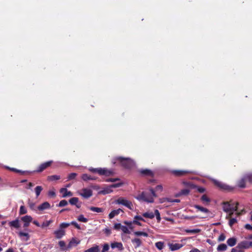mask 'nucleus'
Listing matches in <instances>:
<instances>
[{
	"mask_svg": "<svg viewBox=\"0 0 252 252\" xmlns=\"http://www.w3.org/2000/svg\"><path fill=\"white\" fill-rule=\"evenodd\" d=\"M81 178L84 181H87L89 180H95L97 178L94 176L89 175L87 174H83L82 175Z\"/></svg>",
	"mask_w": 252,
	"mask_h": 252,
	"instance_id": "20",
	"label": "nucleus"
},
{
	"mask_svg": "<svg viewBox=\"0 0 252 252\" xmlns=\"http://www.w3.org/2000/svg\"><path fill=\"white\" fill-rule=\"evenodd\" d=\"M247 181L244 176L239 180L237 181V185L239 188H245L246 187Z\"/></svg>",
	"mask_w": 252,
	"mask_h": 252,
	"instance_id": "15",
	"label": "nucleus"
},
{
	"mask_svg": "<svg viewBox=\"0 0 252 252\" xmlns=\"http://www.w3.org/2000/svg\"><path fill=\"white\" fill-rule=\"evenodd\" d=\"M123 183H118L116 184H113L111 185H110V188H119L120 187H121L123 185Z\"/></svg>",
	"mask_w": 252,
	"mask_h": 252,
	"instance_id": "54",
	"label": "nucleus"
},
{
	"mask_svg": "<svg viewBox=\"0 0 252 252\" xmlns=\"http://www.w3.org/2000/svg\"><path fill=\"white\" fill-rule=\"evenodd\" d=\"M201 230L200 229H186L185 232L188 233L196 234L200 232Z\"/></svg>",
	"mask_w": 252,
	"mask_h": 252,
	"instance_id": "41",
	"label": "nucleus"
},
{
	"mask_svg": "<svg viewBox=\"0 0 252 252\" xmlns=\"http://www.w3.org/2000/svg\"><path fill=\"white\" fill-rule=\"evenodd\" d=\"M114 165H120L126 169H131L134 165L132 160L130 158H125L122 157H115L112 160Z\"/></svg>",
	"mask_w": 252,
	"mask_h": 252,
	"instance_id": "1",
	"label": "nucleus"
},
{
	"mask_svg": "<svg viewBox=\"0 0 252 252\" xmlns=\"http://www.w3.org/2000/svg\"><path fill=\"white\" fill-rule=\"evenodd\" d=\"M17 173H20L21 175H30L32 173V172L28 171H22L19 169H17Z\"/></svg>",
	"mask_w": 252,
	"mask_h": 252,
	"instance_id": "51",
	"label": "nucleus"
},
{
	"mask_svg": "<svg viewBox=\"0 0 252 252\" xmlns=\"http://www.w3.org/2000/svg\"><path fill=\"white\" fill-rule=\"evenodd\" d=\"M140 173L143 176H150V177H153L154 176V173L150 169H141L139 170Z\"/></svg>",
	"mask_w": 252,
	"mask_h": 252,
	"instance_id": "14",
	"label": "nucleus"
},
{
	"mask_svg": "<svg viewBox=\"0 0 252 252\" xmlns=\"http://www.w3.org/2000/svg\"><path fill=\"white\" fill-rule=\"evenodd\" d=\"M77 220L79 221L87 222L88 221V219L84 217L83 215H80L78 216Z\"/></svg>",
	"mask_w": 252,
	"mask_h": 252,
	"instance_id": "47",
	"label": "nucleus"
},
{
	"mask_svg": "<svg viewBox=\"0 0 252 252\" xmlns=\"http://www.w3.org/2000/svg\"><path fill=\"white\" fill-rule=\"evenodd\" d=\"M131 243L133 244L134 247L135 249L140 247L142 244V241L140 239L138 238H135L131 240Z\"/></svg>",
	"mask_w": 252,
	"mask_h": 252,
	"instance_id": "17",
	"label": "nucleus"
},
{
	"mask_svg": "<svg viewBox=\"0 0 252 252\" xmlns=\"http://www.w3.org/2000/svg\"><path fill=\"white\" fill-rule=\"evenodd\" d=\"M121 212H123L121 209L114 210L112 211L109 214V218L111 219L113 218L115 216L119 215Z\"/></svg>",
	"mask_w": 252,
	"mask_h": 252,
	"instance_id": "22",
	"label": "nucleus"
},
{
	"mask_svg": "<svg viewBox=\"0 0 252 252\" xmlns=\"http://www.w3.org/2000/svg\"><path fill=\"white\" fill-rule=\"evenodd\" d=\"M80 195L85 199H88L93 195V191L90 189L84 188L81 190Z\"/></svg>",
	"mask_w": 252,
	"mask_h": 252,
	"instance_id": "7",
	"label": "nucleus"
},
{
	"mask_svg": "<svg viewBox=\"0 0 252 252\" xmlns=\"http://www.w3.org/2000/svg\"><path fill=\"white\" fill-rule=\"evenodd\" d=\"M89 171L93 173H97L99 175H105L106 176H109L114 173L113 170H108L105 168H91L89 169Z\"/></svg>",
	"mask_w": 252,
	"mask_h": 252,
	"instance_id": "3",
	"label": "nucleus"
},
{
	"mask_svg": "<svg viewBox=\"0 0 252 252\" xmlns=\"http://www.w3.org/2000/svg\"><path fill=\"white\" fill-rule=\"evenodd\" d=\"M252 247V242L243 241L238 243L237 248L239 249H249Z\"/></svg>",
	"mask_w": 252,
	"mask_h": 252,
	"instance_id": "8",
	"label": "nucleus"
},
{
	"mask_svg": "<svg viewBox=\"0 0 252 252\" xmlns=\"http://www.w3.org/2000/svg\"><path fill=\"white\" fill-rule=\"evenodd\" d=\"M60 191L63 192L64 191V193L63 195V197H65L66 196H70L72 195V193L70 191H67V190L65 188H62L61 189Z\"/></svg>",
	"mask_w": 252,
	"mask_h": 252,
	"instance_id": "29",
	"label": "nucleus"
},
{
	"mask_svg": "<svg viewBox=\"0 0 252 252\" xmlns=\"http://www.w3.org/2000/svg\"><path fill=\"white\" fill-rule=\"evenodd\" d=\"M59 245L60 247L61 250L62 251H66L68 249L67 248V247H66L65 243L63 241H59Z\"/></svg>",
	"mask_w": 252,
	"mask_h": 252,
	"instance_id": "35",
	"label": "nucleus"
},
{
	"mask_svg": "<svg viewBox=\"0 0 252 252\" xmlns=\"http://www.w3.org/2000/svg\"><path fill=\"white\" fill-rule=\"evenodd\" d=\"M135 198L139 201H143L147 203H153L154 202V199L152 196V195L145 191L142 192L141 193L137 195Z\"/></svg>",
	"mask_w": 252,
	"mask_h": 252,
	"instance_id": "2",
	"label": "nucleus"
},
{
	"mask_svg": "<svg viewBox=\"0 0 252 252\" xmlns=\"http://www.w3.org/2000/svg\"><path fill=\"white\" fill-rule=\"evenodd\" d=\"M77 175V174L75 173H71L68 175L67 179L68 180H73L75 178Z\"/></svg>",
	"mask_w": 252,
	"mask_h": 252,
	"instance_id": "53",
	"label": "nucleus"
},
{
	"mask_svg": "<svg viewBox=\"0 0 252 252\" xmlns=\"http://www.w3.org/2000/svg\"><path fill=\"white\" fill-rule=\"evenodd\" d=\"M54 234L56 236V238L61 239L65 235V231L63 229H59L57 230H56L54 232Z\"/></svg>",
	"mask_w": 252,
	"mask_h": 252,
	"instance_id": "21",
	"label": "nucleus"
},
{
	"mask_svg": "<svg viewBox=\"0 0 252 252\" xmlns=\"http://www.w3.org/2000/svg\"><path fill=\"white\" fill-rule=\"evenodd\" d=\"M244 177L247 181L250 184H252V173L245 174Z\"/></svg>",
	"mask_w": 252,
	"mask_h": 252,
	"instance_id": "42",
	"label": "nucleus"
},
{
	"mask_svg": "<svg viewBox=\"0 0 252 252\" xmlns=\"http://www.w3.org/2000/svg\"><path fill=\"white\" fill-rule=\"evenodd\" d=\"M60 178H61L60 176L54 175L49 176L48 177V180L50 181H56V180H58L60 179Z\"/></svg>",
	"mask_w": 252,
	"mask_h": 252,
	"instance_id": "36",
	"label": "nucleus"
},
{
	"mask_svg": "<svg viewBox=\"0 0 252 252\" xmlns=\"http://www.w3.org/2000/svg\"><path fill=\"white\" fill-rule=\"evenodd\" d=\"M201 200L203 202H206L207 203H210L211 201L210 199L207 196L206 194H203L202 196V197H201Z\"/></svg>",
	"mask_w": 252,
	"mask_h": 252,
	"instance_id": "44",
	"label": "nucleus"
},
{
	"mask_svg": "<svg viewBox=\"0 0 252 252\" xmlns=\"http://www.w3.org/2000/svg\"><path fill=\"white\" fill-rule=\"evenodd\" d=\"M109 249V245L107 243H105L103 246V248L101 251V252H106Z\"/></svg>",
	"mask_w": 252,
	"mask_h": 252,
	"instance_id": "52",
	"label": "nucleus"
},
{
	"mask_svg": "<svg viewBox=\"0 0 252 252\" xmlns=\"http://www.w3.org/2000/svg\"><path fill=\"white\" fill-rule=\"evenodd\" d=\"M119 180H120V179L118 178H109V179H107L106 181L107 182H116L117 181H119Z\"/></svg>",
	"mask_w": 252,
	"mask_h": 252,
	"instance_id": "61",
	"label": "nucleus"
},
{
	"mask_svg": "<svg viewBox=\"0 0 252 252\" xmlns=\"http://www.w3.org/2000/svg\"><path fill=\"white\" fill-rule=\"evenodd\" d=\"M111 247L112 249L117 248L120 251H123L124 247L123 244L121 242H115L111 244Z\"/></svg>",
	"mask_w": 252,
	"mask_h": 252,
	"instance_id": "16",
	"label": "nucleus"
},
{
	"mask_svg": "<svg viewBox=\"0 0 252 252\" xmlns=\"http://www.w3.org/2000/svg\"><path fill=\"white\" fill-rule=\"evenodd\" d=\"M9 225L10 227L15 228H19L20 227L19 221L18 219L10 221L9 222Z\"/></svg>",
	"mask_w": 252,
	"mask_h": 252,
	"instance_id": "23",
	"label": "nucleus"
},
{
	"mask_svg": "<svg viewBox=\"0 0 252 252\" xmlns=\"http://www.w3.org/2000/svg\"><path fill=\"white\" fill-rule=\"evenodd\" d=\"M190 192V190L189 189H182L178 194L175 195L176 197H178L181 195H187Z\"/></svg>",
	"mask_w": 252,
	"mask_h": 252,
	"instance_id": "26",
	"label": "nucleus"
},
{
	"mask_svg": "<svg viewBox=\"0 0 252 252\" xmlns=\"http://www.w3.org/2000/svg\"><path fill=\"white\" fill-rule=\"evenodd\" d=\"M124 206L126 207L130 210H133V205L132 202L130 201L127 200Z\"/></svg>",
	"mask_w": 252,
	"mask_h": 252,
	"instance_id": "46",
	"label": "nucleus"
},
{
	"mask_svg": "<svg viewBox=\"0 0 252 252\" xmlns=\"http://www.w3.org/2000/svg\"><path fill=\"white\" fill-rule=\"evenodd\" d=\"M79 199L77 197H72L69 200V202L71 205H75L77 208H80L81 206V203H78Z\"/></svg>",
	"mask_w": 252,
	"mask_h": 252,
	"instance_id": "13",
	"label": "nucleus"
},
{
	"mask_svg": "<svg viewBox=\"0 0 252 252\" xmlns=\"http://www.w3.org/2000/svg\"><path fill=\"white\" fill-rule=\"evenodd\" d=\"M127 201V200L124 199L123 197H120L118 199L116 200V203L118 204H122L123 205H124L126 202Z\"/></svg>",
	"mask_w": 252,
	"mask_h": 252,
	"instance_id": "43",
	"label": "nucleus"
},
{
	"mask_svg": "<svg viewBox=\"0 0 252 252\" xmlns=\"http://www.w3.org/2000/svg\"><path fill=\"white\" fill-rule=\"evenodd\" d=\"M172 173L176 176H182L190 173L188 170H175L172 171Z\"/></svg>",
	"mask_w": 252,
	"mask_h": 252,
	"instance_id": "12",
	"label": "nucleus"
},
{
	"mask_svg": "<svg viewBox=\"0 0 252 252\" xmlns=\"http://www.w3.org/2000/svg\"><path fill=\"white\" fill-rule=\"evenodd\" d=\"M134 220H141V221H144L145 222V220L142 217H141L140 216H138V215H136L134 217Z\"/></svg>",
	"mask_w": 252,
	"mask_h": 252,
	"instance_id": "57",
	"label": "nucleus"
},
{
	"mask_svg": "<svg viewBox=\"0 0 252 252\" xmlns=\"http://www.w3.org/2000/svg\"><path fill=\"white\" fill-rule=\"evenodd\" d=\"M168 246L169 247V248L170 251H175L176 250H178L181 248L183 247V245L182 244H179V243H169L168 244Z\"/></svg>",
	"mask_w": 252,
	"mask_h": 252,
	"instance_id": "10",
	"label": "nucleus"
},
{
	"mask_svg": "<svg viewBox=\"0 0 252 252\" xmlns=\"http://www.w3.org/2000/svg\"><path fill=\"white\" fill-rule=\"evenodd\" d=\"M89 209L90 210H91L92 211L97 212V213H102L104 211V209L103 208L93 207V206L89 207Z\"/></svg>",
	"mask_w": 252,
	"mask_h": 252,
	"instance_id": "30",
	"label": "nucleus"
},
{
	"mask_svg": "<svg viewBox=\"0 0 252 252\" xmlns=\"http://www.w3.org/2000/svg\"><path fill=\"white\" fill-rule=\"evenodd\" d=\"M154 214L155 215V216H156V217L158 222H159L161 220V218L160 213L158 211V210L157 209L155 210Z\"/></svg>",
	"mask_w": 252,
	"mask_h": 252,
	"instance_id": "45",
	"label": "nucleus"
},
{
	"mask_svg": "<svg viewBox=\"0 0 252 252\" xmlns=\"http://www.w3.org/2000/svg\"><path fill=\"white\" fill-rule=\"evenodd\" d=\"M27 213V210L24 206H21L19 210L20 215L25 214Z\"/></svg>",
	"mask_w": 252,
	"mask_h": 252,
	"instance_id": "48",
	"label": "nucleus"
},
{
	"mask_svg": "<svg viewBox=\"0 0 252 252\" xmlns=\"http://www.w3.org/2000/svg\"><path fill=\"white\" fill-rule=\"evenodd\" d=\"M122 225L121 223H116L114 225V228L116 230H119L120 229H121Z\"/></svg>",
	"mask_w": 252,
	"mask_h": 252,
	"instance_id": "60",
	"label": "nucleus"
},
{
	"mask_svg": "<svg viewBox=\"0 0 252 252\" xmlns=\"http://www.w3.org/2000/svg\"><path fill=\"white\" fill-rule=\"evenodd\" d=\"M214 183L215 186L218 187L220 189L222 190L230 191L232 189V188L230 186L217 180H214Z\"/></svg>",
	"mask_w": 252,
	"mask_h": 252,
	"instance_id": "6",
	"label": "nucleus"
},
{
	"mask_svg": "<svg viewBox=\"0 0 252 252\" xmlns=\"http://www.w3.org/2000/svg\"><path fill=\"white\" fill-rule=\"evenodd\" d=\"M18 235L21 240L23 241H28L30 238V235L28 233L20 231L18 233Z\"/></svg>",
	"mask_w": 252,
	"mask_h": 252,
	"instance_id": "11",
	"label": "nucleus"
},
{
	"mask_svg": "<svg viewBox=\"0 0 252 252\" xmlns=\"http://www.w3.org/2000/svg\"><path fill=\"white\" fill-rule=\"evenodd\" d=\"M43 190V188L41 186H38L35 188V192L36 197H37L40 194L41 191Z\"/></svg>",
	"mask_w": 252,
	"mask_h": 252,
	"instance_id": "39",
	"label": "nucleus"
},
{
	"mask_svg": "<svg viewBox=\"0 0 252 252\" xmlns=\"http://www.w3.org/2000/svg\"><path fill=\"white\" fill-rule=\"evenodd\" d=\"M245 228L247 229L252 230V225L250 224H246L245 226Z\"/></svg>",
	"mask_w": 252,
	"mask_h": 252,
	"instance_id": "63",
	"label": "nucleus"
},
{
	"mask_svg": "<svg viewBox=\"0 0 252 252\" xmlns=\"http://www.w3.org/2000/svg\"><path fill=\"white\" fill-rule=\"evenodd\" d=\"M70 225V223H67V222H63L60 224V229H63V228H67Z\"/></svg>",
	"mask_w": 252,
	"mask_h": 252,
	"instance_id": "50",
	"label": "nucleus"
},
{
	"mask_svg": "<svg viewBox=\"0 0 252 252\" xmlns=\"http://www.w3.org/2000/svg\"><path fill=\"white\" fill-rule=\"evenodd\" d=\"M112 192V190L111 189V188L110 186L109 188H105L103 190H101L99 193L102 194H106L111 193Z\"/></svg>",
	"mask_w": 252,
	"mask_h": 252,
	"instance_id": "38",
	"label": "nucleus"
},
{
	"mask_svg": "<svg viewBox=\"0 0 252 252\" xmlns=\"http://www.w3.org/2000/svg\"><path fill=\"white\" fill-rule=\"evenodd\" d=\"M237 240L235 238L232 237L228 239L227 240V244L230 247H233L236 244Z\"/></svg>",
	"mask_w": 252,
	"mask_h": 252,
	"instance_id": "25",
	"label": "nucleus"
},
{
	"mask_svg": "<svg viewBox=\"0 0 252 252\" xmlns=\"http://www.w3.org/2000/svg\"><path fill=\"white\" fill-rule=\"evenodd\" d=\"M32 218L30 216H25L21 218V220L24 222L30 223L32 221Z\"/></svg>",
	"mask_w": 252,
	"mask_h": 252,
	"instance_id": "33",
	"label": "nucleus"
},
{
	"mask_svg": "<svg viewBox=\"0 0 252 252\" xmlns=\"http://www.w3.org/2000/svg\"><path fill=\"white\" fill-rule=\"evenodd\" d=\"M156 190L157 191H158V190L162 191V186L161 185H158L156 187Z\"/></svg>",
	"mask_w": 252,
	"mask_h": 252,
	"instance_id": "64",
	"label": "nucleus"
},
{
	"mask_svg": "<svg viewBox=\"0 0 252 252\" xmlns=\"http://www.w3.org/2000/svg\"><path fill=\"white\" fill-rule=\"evenodd\" d=\"M225 235L224 234L222 233L219 237L218 241H220V242L223 241H224L225 240Z\"/></svg>",
	"mask_w": 252,
	"mask_h": 252,
	"instance_id": "58",
	"label": "nucleus"
},
{
	"mask_svg": "<svg viewBox=\"0 0 252 252\" xmlns=\"http://www.w3.org/2000/svg\"><path fill=\"white\" fill-rule=\"evenodd\" d=\"M142 216L146 218H149L150 219H152L154 218L155 215H154V213H153L152 212H147L143 213Z\"/></svg>",
	"mask_w": 252,
	"mask_h": 252,
	"instance_id": "27",
	"label": "nucleus"
},
{
	"mask_svg": "<svg viewBox=\"0 0 252 252\" xmlns=\"http://www.w3.org/2000/svg\"><path fill=\"white\" fill-rule=\"evenodd\" d=\"M67 204H68V202L66 200H62L60 202L59 204L58 205H57V206L62 207H63V206L67 205Z\"/></svg>",
	"mask_w": 252,
	"mask_h": 252,
	"instance_id": "49",
	"label": "nucleus"
},
{
	"mask_svg": "<svg viewBox=\"0 0 252 252\" xmlns=\"http://www.w3.org/2000/svg\"><path fill=\"white\" fill-rule=\"evenodd\" d=\"M48 195L50 197H55L56 196L55 192L53 190H50L48 192Z\"/></svg>",
	"mask_w": 252,
	"mask_h": 252,
	"instance_id": "62",
	"label": "nucleus"
},
{
	"mask_svg": "<svg viewBox=\"0 0 252 252\" xmlns=\"http://www.w3.org/2000/svg\"><path fill=\"white\" fill-rule=\"evenodd\" d=\"M194 208H195V209H197V211H199L202 212L204 213L207 214L210 212L209 210L208 209L203 207L202 206H200L198 205H194Z\"/></svg>",
	"mask_w": 252,
	"mask_h": 252,
	"instance_id": "24",
	"label": "nucleus"
},
{
	"mask_svg": "<svg viewBox=\"0 0 252 252\" xmlns=\"http://www.w3.org/2000/svg\"><path fill=\"white\" fill-rule=\"evenodd\" d=\"M150 191L151 192L150 194L152 195V196L153 198H154V197H156L157 196L156 193H155V191L154 190V189L153 188H150Z\"/></svg>",
	"mask_w": 252,
	"mask_h": 252,
	"instance_id": "59",
	"label": "nucleus"
},
{
	"mask_svg": "<svg viewBox=\"0 0 252 252\" xmlns=\"http://www.w3.org/2000/svg\"><path fill=\"white\" fill-rule=\"evenodd\" d=\"M227 246L225 244H221L218 246L217 250L219 252H224L227 250Z\"/></svg>",
	"mask_w": 252,
	"mask_h": 252,
	"instance_id": "34",
	"label": "nucleus"
},
{
	"mask_svg": "<svg viewBox=\"0 0 252 252\" xmlns=\"http://www.w3.org/2000/svg\"><path fill=\"white\" fill-rule=\"evenodd\" d=\"M134 235L136 236H143L144 237H148V234L147 232L143 231H135L133 233Z\"/></svg>",
	"mask_w": 252,
	"mask_h": 252,
	"instance_id": "37",
	"label": "nucleus"
},
{
	"mask_svg": "<svg viewBox=\"0 0 252 252\" xmlns=\"http://www.w3.org/2000/svg\"><path fill=\"white\" fill-rule=\"evenodd\" d=\"M99 248L98 245H95L94 247H93L85 251V252H99Z\"/></svg>",
	"mask_w": 252,
	"mask_h": 252,
	"instance_id": "32",
	"label": "nucleus"
},
{
	"mask_svg": "<svg viewBox=\"0 0 252 252\" xmlns=\"http://www.w3.org/2000/svg\"><path fill=\"white\" fill-rule=\"evenodd\" d=\"M51 206L48 202H44L38 206V209L39 211H43L45 209H49Z\"/></svg>",
	"mask_w": 252,
	"mask_h": 252,
	"instance_id": "19",
	"label": "nucleus"
},
{
	"mask_svg": "<svg viewBox=\"0 0 252 252\" xmlns=\"http://www.w3.org/2000/svg\"><path fill=\"white\" fill-rule=\"evenodd\" d=\"M53 220H47L44 221L41 225V227L44 228L45 227H48L50 225L51 223L53 222Z\"/></svg>",
	"mask_w": 252,
	"mask_h": 252,
	"instance_id": "40",
	"label": "nucleus"
},
{
	"mask_svg": "<svg viewBox=\"0 0 252 252\" xmlns=\"http://www.w3.org/2000/svg\"><path fill=\"white\" fill-rule=\"evenodd\" d=\"M123 232L126 234H129V231L128 230L127 227L126 226L122 225L121 229Z\"/></svg>",
	"mask_w": 252,
	"mask_h": 252,
	"instance_id": "56",
	"label": "nucleus"
},
{
	"mask_svg": "<svg viewBox=\"0 0 252 252\" xmlns=\"http://www.w3.org/2000/svg\"><path fill=\"white\" fill-rule=\"evenodd\" d=\"M223 210L225 212H233L237 211L238 209V203L236 202L235 205L234 204H231L228 202H223Z\"/></svg>",
	"mask_w": 252,
	"mask_h": 252,
	"instance_id": "4",
	"label": "nucleus"
},
{
	"mask_svg": "<svg viewBox=\"0 0 252 252\" xmlns=\"http://www.w3.org/2000/svg\"><path fill=\"white\" fill-rule=\"evenodd\" d=\"M53 163L52 160L48 161L40 164L33 172L40 173L50 167Z\"/></svg>",
	"mask_w": 252,
	"mask_h": 252,
	"instance_id": "5",
	"label": "nucleus"
},
{
	"mask_svg": "<svg viewBox=\"0 0 252 252\" xmlns=\"http://www.w3.org/2000/svg\"><path fill=\"white\" fill-rule=\"evenodd\" d=\"M183 184L186 186H188V187H190V188H192V189H195V188H197V191L200 192V193H203L205 191V189L204 188H202V187H197L195 185H194L193 184H192L189 182H183Z\"/></svg>",
	"mask_w": 252,
	"mask_h": 252,
	"instance_id": "9",
	"label": "nucleus"
},
{
	"mask_svg": "<svg viewBox=\"0 0 252 252\" xmlns=\"http://www.w3.org/2000/svg\"><path fill=\"white\" fill-rule=\"evenodd\" d=\"M233 214V212H231L229 214L228 217H227V218H229V225L230 227H232L235 223L237 222V220L236 218H232Z\"/></svg>",
	"mask_w": 252,
	"mask_h": 252,
	"instance_id": "18",
	"label": "nucleus"
},
{
	"mask_svg": "<svg viewBox=\"0 0 252 252\" xmlns=\"http://www.w3.org/2000/svg\"><path fill=\"white\" fill-rule=\"evenodd\" d=\"M156 247L158 250H162L164 247V243L161 241H158L155 243Z\"/></svg>",
	"mask_w": 252,
	"mask_h": 252,
	"instance_id": "31",
	"label": "nucleus"
},
{
	"mask_svg": "<svg viewBox=\"0 0 252 252\" xmlns=\"http://www.w3.org/2000/svg\"><path fill=\"white\" fill-rule=\"evenodd\" d=\"M79 242H80L77 241L75 238H72L71 241L69 242V243L67 246V248H70L74 245H77L79 243Z\"/></svg>",
	"mask_w": 252,
	"mask_h": 252,
	"instance_id": "28",
	"label": "nucleus"
},
{
	"mask_svg": "<svg viewBox=\"0 0 252 252\" xmlns=\"http://www.w3.org/2000/svg\"><path fill=\"white\" fill-rule=\"evenodd\" d=\"M70 225H73L76 228L81 229L80 226L75 221H72L70 223Z\"/></svg>",
	"mask_w": 252,
	"mask_h": 252,
	"instance_id": "55",
	"label": "nucleus"
}]
</instances>
